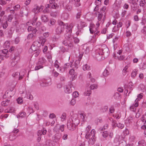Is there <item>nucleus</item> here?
I'll return each instance as SVG.
<instances>
[{
    "label": "nucleus",
    "mask_w": 146,
    "mask_h": 146,
    "mask_svg": "<svg viewBox=\"0 0 146 146\" xmlns=\"http://www.w3.org/2000/svg\"><path fill=\"white\" fill-rule=\"evenodd\" d=\"M20 76V73L19 72L13 73L12 74V76L15 78H18Z\"/></svg>",
    "instance_id": "nucleus-29"
},
{
    "label": "nucleus",
    "mask_w": 146,
    "mask_h": 146,
    "mask_svg": "<svg viewBox=\"0 0 146 146\" xmlns=\"http://www.w3.org/2000/svg\"><path fill=\"white\" fill-rule=\"evenodd\" d=\"M56 116L53 113L50 114L49 116V117L51 118H54Z\"/></svg>",
    "instance_id": "nucleus-64"
},
{
    "label": "nucleus",
    "mask_w": 146,
    "mask_h": 146,
    "mask_svg": "<svg viewBox=\"0 0 146 146\" xmlns=\"http://www.w3.org/2000/svg\"><path fill=\"white\" fill-rule=\"evenodd\" d=\"M80 0H74V2L76 6L78 7L80 5Z\"/></svg>",
    "instance_id": "nucleus-39"
},
{
    "label": "nucleus",
    "mask_w": 146,
    "mask_h": 146,
    "mask_svg": "<svg viewBox=\"0 0 146 146\" xmlns=\"http://www.w3.org/2000/svg\"><path fill=\"white\" fill-rule=\"evenodd\" d=\"M46 62L45 59L43 57H42L39 58L38 62V65H43Z\"/></svg>",
    "instance_id": "nucleus-14"
},
{
    "label": "nucleus",
    "mask_w": 146,
    "mask_h": 146,
    "mask_svg": "<svg viewBox=\"0 0 146 146\" xmlns=\"http://www.w3.org/2000/svg\"><path fill=\"white\" fill-rule=\"evenodd\" d=\"M38 43V41L34 42L30 48V49L32 51H37V48L36 46V44Z\"/></svg>",
    "instance_id": "nucleus-13"
},
{
    "label": "nucleus",
    "mask_w": 146,
    "mask_h": 146,
    "mask_svg": "<svg viewBox=\"0 0 146 146\" xmlns=\"http://www.w3.org/2000/svg\"><path fill=\"white\" fill-rule=\"evenodd\" d=\"M137 70L136 69H135L133 70L131 73V77L134 78L137 74Z\"/></svg>",
    "instance_id": "nucleus-20"
},
{
    "label": "nucleus",
    "mask_w": 146,
    "mask_h": 146,
    "mask_svg": "<svg viewBox=\"0 0 146 146\" xmlns=\"http://www.w3.org/2000/svg\"><path fill=\"white\" fill-rule=\"evenodd\" d=\"M42 65H40L37 66H36L35 68V70H38L40 68H42L43 67L42 66Z\"/></svg>",
    "instance_id": "nucleus-48"
},
{
    "label": "nucleus",
    "mask_w": 146,
    "mask_h": 146,
    "mask_svg": "<svg viewBox=\"0 0 146 146\" xmlns=\"http://www.w3.org/2000/svg\"><path fill=\"white\" fill-rule=\"evenodd\" d=\"M25 114V112H20L19 114L17 115V117L19 118V117H24Z\"/></svg>",
    "instance_id": "nucleus-24"
},
{
    "label": "nucleus",
    "mask_w": 146,
    "mask_h": 146,
    "mask_svg": "<svg viewBox=\"0 0 146 146\" xmlns=\"http://www.w3.org/2000/svg\"><path fill=\"white\" fill-rule=\"evenodd\" d=\"M14 110L13 108H10L9 110H6L5 111V112L7 113H12L14 112Z\"/></svg>",
    "instance_id": "nucleus-40"
},
{
    "label": "nucleus",
    "mask_w": 146,
    "mask_h": 146,
    "mask_svg": "<svg viewBox=\"0 0 146 146\" xmlns=\"http://www.w3.org/2000/svg\"><path fill=\"white\" fill-rule=\"evenodd\" d=\"M66 116V114L65 113H64L62 114V116H61V118L64 119H65Z\"/></svg>",
    "instance_id": "nucleus-43"
},
{
    "label": "nucleus",
    "mask_w": 146,
    "mask_h": 146,
    "mask_svg": "<svg viewBox=\"0 0 146 146\" xmlns=\"http://www.w3.org/2000/svg\"><path fill=\"white\" fill-rule=\"evenodd\" d=\"M66 9H67L68 11H70L71 10L72 7L70 6H66L65 7Z\"/></svg>",
    "instance_id": "nucleus-58"
},
{
    "label": "nucleus",
    "mask_w": 146,
    "mask_h": 146,
    "mask_svg": "<svg viewBox=\"0 0 146 146\" xmlns=\"http://www.w3.org/2000/svg\"><path fill=\"white\" fill-rule=\"evenodd\" d=\"M80 61L79 60H78L75 61L74 65L76 68H77L79 66Z\"/></svg>",
    "instance_id": "nucleus-22"
},
{
    "label": "nucleus",
    "mask_w": 146,
    "mask_h": 146,
    "mask_svg": "<svg viewBox=\"0 0 146 146\" xmlns=\"http://www.w3.org/2000/svg\"><path fill=\"white\" fill-rule=\"evenodd\" d=\"M108 133L107 131H104L102 134L103 137L104 138L107 137L108 136Z\"/></svg>",
    "instance_id": "nucleus-31"
},
{
    "label": "nucleus",
    "mask_w": 146,
    "mask_h": 146,
    "mask_svg": "<svg viewBox=\"0 0 146 146\" xmlns=\"http://www.w3.org/2000/svg\"><path fill=\"white\" fill-rule=\"evenodd\" d=\"M1 105L3 106H6L8 105V104L5 101H3L1 102Z\"/></svg>",
    "instance_id": "nucleus-46"
},
{
    "label": "nucleus",
    "mask_w": 146,
    "mask_h": 146,
    "mask_svg": "<svg viewBox=\"0 0 146 146\" xmlns=\"http://www.w3.org/2000/svg\"><path fill=\"white\" fill-rule=\"evenodd\" d=\"M130 3L133 4L134 6H135L137 4V3L135 2V0H129Z\"/></svg>",
    "instance_id": "nucleus-56"
},
{
    "label": "nucleus",
    "mask_w": 146,
    "mask_h": 146,
    "mask_svg": "<svg viewBox=\"0 0 146 146\" xmlns=\"http://www.w3.org/2000/svg\"><path fill=\"white\" fill-rule=\"evenodd\" d=\"M2 27L4 29H5L8 26V23L7 21L4 22H2Z\"/></svg>",
    "instance_id": "nucleus-19"
},
{
    "label": "nucleus",
    "mask_w": 146,
    "mask_h": 146,
    "mask_svg": "<svg viewBox=\"0 0 146 146\" xmlns=\"http://www.w3.org/2000/svg\"><path fill=\"white\" fill-rule=\"evenodd\" d=\"M2 52L5 55L4 56L5 58H7L9 57V55L8 54L9 53L8 50L7 49H4L2 50Z\"/></svg>",
    "instance_id": "nucleus-15"
},
{
    "label": "nucleus",
    "mask_w": 146,
    "mask_h": 146,
    "mask_svg": "<svg viewBox=\"0 0 146 146\" xmlns=\"http://www.w3.org/2000/svg\"><path fill=\"white\" fill-rule=\"evenodd\" d=\"M98 13H99L98 16V20L99 21H100L103 15L102 13H100L99 12H98Z\"/></svg>",
    "instance_id": "nucleus-50"
},
{
    "label": "nucleus",
    "mask_w": 146,
    "mask_h": 146,
    "mask_svg": "<svg viewBox=\"0 0 146 146\" xmlns=\"http://www.w3.org/2000/svg\"><path fill=\"white\" fill-rule=\"evenodd\" d=\"M78 93L77 92H74L73 93V96L75 98L78 97Z\"/></svg>",
    "instance_id": "nucleus-45"
},
{
    "label": "nucleus",
    "mask_w": 146,
    "mask_h": 146,
    "mask_svg": "<svg viewBox=\"0 0 146 146\" xmlns=\"http://www.w3.org/2000/svg\"><path fill=\"white\" fill-rule=\"evenodd\" d=\"M96 54L103 55L104 58H107L109 55V50L106 45L103 44L96 50Z\"/></svg>",
    "instance_id": "nucleus-1"
},
{
    "label": "nucleus",
    "mask_w": 146,
    "mask_h": 146,
    "mask_svg": "<svg viewBox=\"0 0 146 146\" xmlns=\"http://www.w3.org/2000/svg\"><path fill=\"white\" fill-rule=\"evenodd\" d=\"M47 132V131L46 129L44 128H43V130H42L41 131H39L38 133V136H39V135L41 136L42 135V134L43 135L46 134Z\"/></svg>",
    "instance_id": "nucleus-16"
},
{
    "label": "nucleus",
    "mask_w": 146,
    "mask_h": 146,
    "mask_svg": "<svg viewBox=\"0 0 146 146\" xmlns=\"http://www.w3.org/2000/svg\"><path fill=\"white\" fill-rule=\"evenodd\" d=\"M34 28H33L32 26H30L28 27L27 29L28 31L30 32Z\"/></svg>",
    "instance_id": "nucleus-53"
},
{
    "label": "nucleus",
    "mask_w": 146,
    "mask_h": 146,
    "mask_svg": "<svg viewBox=\"0 0 146 146\" xmlns=\"http://www.w3.org/2000/svg\"><path fill=\"white\" fill-rule=\"evenodd\" d=\"M67 128L70 130L73 131L76 129V126L72 124L70 121H68L67 124Z\"/></svg>",
    "instance_id": "nucleus-6"
},
{
    "label": "nucleus",
    "mask_w": 146,
    "mask_h": 146,
    "mask_svg": "<svg viewBox=\"0 0 146 146\" xmlns=\"http://www.w3.org/2000/svg\"><path fill=\"white\" fill-rule=\"evenodd\" d=\"M11 97L12 96L10 95V94H9V92L8 91H7L3 96V98H9Z\"/></svg>",
    "instance_id": "nucleus-18"
},
{
    "label": "nucleus",
    "mask_w": 146,
    "mask_h": 146,
    "mask_svg": "<svg viewBox=\"0 0 146 146\" xmlns=\"http://www.w3.org/2000/svg\"><path fill=\"white\" fill-rule=\"evenodd\" d=\"M10 43L9 41H7L4 43V47L6 48H9V47Z\"/></svg>",
    "instance_id": "nucleus-28"
},
{
    "label": "nucleus",
    "mask_w": 146,
    "mask_h": 146,
    "mask_svg": "<svg viewBox=\"0 0 146 146\" xmlns=\"http://www.w3.org/2000/svg\"><path fill=\"white\" fill-rule=\"evenodd\" d=\"M74 70L73 69H71L69 70V73L71 75H73L74 74Z\"/></svg>",
    "instance_id": "nucleus-47"
},
{
    "label": "nucleus",
    "mask_w": 146,
    "mask_h": 146,
    "mask_svg": "<svg viewBox=\"0 0 146 146\" xmlns=\"http://www.w3.org/2000/svg\"><path fill=\"white\" fill-rule=\"evenodd\" d=\"M13 59V60L12 63L13 62H14L15 64H14L13 65L14 66L20 60L19 54H18L17 55H15ZM12 65L13 66V65Z\"/></svg>",
    "instance_id": "nucleus-11"
},
{
    "label": "nucleus",
    "mask_w": 146,
    "mask_h": 146,
    "mask_svg": "<svg viewBox=\"0 0 146 146\" xmlns=\"http://www.w3.org/2000/svg\"><path fill=\"white\" fill-rule=\"evenodd\" d=\"M73 40L76 43L78 42L79 41V40L77 38H74L73 37V38H72V41Z\"/></svg>",
    "instance_id": "nucleus-42"
},
{
    "label": "nucleus",
    "mask_w": 146,
    "mask_h": 146,
    "mask_svg": "<svg viewBox=\"0 0 146 146\" xmlns=\"http://www.w3.org/2000/svg\"><path fill=\"white\" fill-rule=\"evenodd\" d=\"M126 33V36L127 37H129L131 35V33L129 31H127Z\"/></svg>",
    "instance_id": "nucleus-57"
},
{
    "label": "nucleus",
    "mask_w": 146,
    "mask_h": 146,
    "mask_svg": "<svg viewBox=\"0 0 146 146\" xmlns=\"http://www.w3.org/2000/svg\"><path fill=\"white\" fill-rule=\"evenodd\" d=\"M110 112L111 113H113L115 111L114 107L113 106H111L109 109Z\"/></svg>",
    "instance_id": "nucleus-33"
},
{
    "label": "nucleus",
    "mask_w": 146,
    "mask_h": 146,
    "mask_svg": "<svg viewBox=\"0 0 146 146\" xmlns=\"http://www.w3.org/2000/svg\"><path fill=\"white\" fill-rule=\"evenodd\" d=\"M59 62L57 60H56L54 63V66L56 68H59V66L58 65Z\"/></svg>",
    "instance_id": "nucleus-44"
},
{
    "label": "nucleus",
    "mask_w": 146,
    "mask_h": 146,
    "mask_svg": "<svg viewBox=\"0 0 146 146\" xmlns=\"http://www.w3.org/2000/svg\"><path fill=\"white\" fill-rule=\"evenodd\" d=\"M65 127V126L64 125H60L59 127L60 130L62 131H64V128Z\"/></svg>",
    "instance_id": "nucleus-54"
},
{
    "label": "nucleus",
    "mask_w": 146,
    "mask_h": 146,
    "mask_svg": "<svg viewBox=\"0 0 146 146\" xmlns=\"http://www.w3.org/2000/svg\"><path fill=\"white\" fill-rule=\"evenodd\" d=\"M40 8L38 6H37L36 8H34L33 10V11L35 13H36V11L37 10V12H40Z\"/></svg>",
    "instance_id": "nucleus-32"
},
{
    "label": "nucleus",
    "mask_w": 146,
    "mask_h": 146,
    "mask_svg": "<svg viewBox=\"0 0 146 146\" xmlns=\"http://www.w3.org/2000/svg\"><path fill=\"white\" fill-rule=\"evenodd\" d=\"M41 46V44L40 42H38V43L36 44V46L37 49V51L34 53L33 55L35 57L38 56L39 55L40 52L41 50L40 49V47Z\"/></svg>",
    "instance_id": "nucleus-7"
},
{
    "label": "nucleus",
    "mask_w": 146,
    "mask_h": 146,
    "mask_svg": "<svg viewBox=\"0 0 146 146\" xmlns=\"http://www.w3.org/2000/svg\"><path fill=\"white\" fill-rule=\"evenodd\" d=\"M58 25L56 27L55 32L56 34L59 35L63 33L65 29L68 28V24L64 23L60 20L58 21Z\"/></svg>",
    "instance_id": "nucleus-2"
},
{
    "label": "nucleus",
    "mask_w": 146,
    "mask_h": 146,
    "mask_svg": "<svg viewBox=\"0 0 146 146\" xmlns=\"http://www.w3.org/2000/svg\"><path fill=\"white\" fill-rule=\"evenodd\" d=\"M129 7V5L127 3H125L123 6V8L124 9H127Z\"/></svg>",
    "instance_id": "nucleus-62"
},
{
    "label": "nucleus",
    "mask_w": 146,
    "mask_h": 146,
    "mask_svg": "<svg viewBox=\"0 0 146 146\" xmlns=\"http://www.w3.org/2000/svg\"><path fill=\"white\" fill-rule=\"evenodd\" d=\"M93 135L94 136V131H92L91 132V134H90L89 133L88 131H87L86 133L85 137L86 139H88L90 138V141H91V139L92 140V141L94 143V141L95 139L93 137Z\"/></svg>",
    "instance_id": "nucleus-4"
},
{
    "label": "nucleus",
    "mask_w": 146,
    "mask_h": 146,
    "mask_svg": "<svg viewBox=\"0 0 146 146\" xmlns=\"http://www.w3.org/2000/svg\"><path fill=\"white\" fill-rule=\"evenodd\" d=\"M133 83L132 82H129L128 84V88L130 89L131 91H132L133 90Z\"/></svg>",
    "instance_id": "nucleus-23"
},
{
    "label": "nucleus",
    "mask_w": 146,
    "mask_h": 146,
    "mask_svg": "<svg viewBox=\"0 0 146 146\" xmlns=\"http://www.w3.org/2000/svg\"><path fill=\"white\" fill-rule=\"evenodd\" d=\"M134 20L136 21H138L139 20V19L138 16L137 15H135L134 16Z\"/></svg>",
    "instance_id": "nucleus-59"
},
{
    "label": "nucleus",
    "mask_w": 146,
    "mask_h": 146,
    "mask_svg": "<svg viewBox=\"0 0 146 146\" xmlns=\"http://www.w3.org/2000/svg\"><path fill=\"white\" fill-rule=\"evenodd\" d=\"M108 109V107L107 106H105L102 107L101 109V111L102 112H104L107 111Z\"/></svg>",
    "instance_id": "nucleus-25"
},
{
    "label": "nucleus",
    "mask_w": 146,
    "mask_h": 146,
    "mask_svg": "<svg viewBox=\"0 0 146 146\" xmlns=\"http://www.w3.org/2000/svg\"><path fill=\"white\" fill-rule=\"evenodd\" d=\"M123 133L124 135H127L129 133V131L127 129H126L125 130L123 131Z\"/></svg>",
    "instance_id": "nucleus-55"
},
{
    "label": "nucleus",
    "mask_w": 146,
    "mask_h": 146,
    "mask_svg": "<svg viewBox=\"0 0 146 146\" xmlns=\"http://www.w3.org/2000/svg\"><path fill=\"white\" fill-rule=\"evenodd\" d=\"M130 109L131 111H133L136 110L135 108L133 105L130 107Z\"/></svg>",
    "instance_id": "nucleus-63"
},
{
    "label": "nucleus",
    "mask_w": 146,
    "mask_h": 146,
    "mask_svg": "<svg viewBox=\"0 0 146 146\" xmlns=\"http://www.w3.org/2000/svg\"><path fill=\"white\" fill-rule=\"evenodd\" d=\"M97 88V86L96 84H93L92 85L90 86V89L91 90H94L96 89Z\"/></svg>",
    "instance_id": "nucleus-36"
},
{
    "label": "nucleus",
    "mask_w": 146,
    "mask_h": 146,
    "mask_svg": "<svg viewBox=\"0 0 146 146\" xmlns=\"http://www.w3.org/2000/svg\"><path fill=\"white\" fill-rule=\"evenodd\" d=\"M61 135L60 133L56 134L52 138L54 142H57L61 138Z\"/></svg>",
    "instance_id": "nucleus-10"
},
{
    "label": "nucleus",
    "mask_w": 146,
    "mask_h": 146,
    "mask_svg": "<svg viewBox=\"0 0 146 146\" xmlns=\"http://www.w3.org/2000/svg\"><path fill=\"white\" fill-rule=\"evenodd\" d=\"M19 131L18 129H14L12 133L9 135V139L10 141H13L16 138V136L15 134L17 133Z\"/></svg>",
    "instance_id": "nucleus-5"
},
{
    "label": "nucleus",
    "mask_w": 146,
    "mask_h": 146,
    "mask_svg": "<svg viewBox=\"0 0 146 146\" xmlns=\"http://www.w3.org/2000/svg\"><path fill=\"white\" fill-rule=\"evenodd\" d=\"M83 69L84 71L89 70L90 69V66L87 64H86L83 66Z\"/></svg>",
    "instance_id": "nucleus-21"
},
{
    "label": "nucleus",
    "mask_w": 146,
    "mask_h": 146,
    "mask_svg": "<svg viewBox=\"0 0 146 146\" xmlns=\"http://www.w3.org/2000/svg\"><path fill=\"white\" fill-rule=\"evenodd\" d=\"M117 126L119 128H120L121 129H122L124 127V125L123 124L119 123L118 124H117Z\"/></svg>",
    "instance_id": "nucleus-35"
},
{
    "label": "nucleus",
    "mask_w": 146,
    "mask_h": 146,
    "mask_svg": "<svg viewBox=\"0 0 146 146\" xmlns=\"http://www.w3.org/2000/svg\"><path fill=\"white\" fill-rule=\"evenodd\" d=\"M141 68L142 70H144L146 68V63H143L141 66Z\"/></svg>",
    "instance_id": "nucleus-49"
},
{
    "label": "nucleus",
    "mask_w": 146,
    "mask_h": 146,
    "mask_svg": "<svg viewBox=\"0 0 146 146\" xmlns=\"http://www.w3.org/2000/svg\"><path fill=\"white\" fill-rule=\"evenodd\" d=\"M141 120L145 124L146 123V121L145 119V117L143 115L142 117L141 118Z\"/></svg>",
    "instance_id": "nucleus-61"
},
{
    "label": "nucleus",
    "mask_w": 146,
    "mask_h": 146,
    "mask_svg": "<svg viewBox=\"0 0 146 146\" xmlns=\"http://www.w3.org/2000/svg\"><path fill=\"white\" fill-rule=\"evenodd\" d=\"M56 22L55 20L53 19H51L50 20V23H48V25L50 26L53 25H54Z\"/></svg>",
    "instance_id": "nucleus-27"
},
{
    "label": "nucleus",
    "mask_w": 146,
    "mask_h": 146,
    "mask_svg": "<svg viewBox=\"0 0 146 146\" xmlns=\"http://www.w3.org/2000/svg\"><path fill=\"white\" fill-rule=\"evenodd\" d=\"M41 19L42 21L44 23L47 22L48 20L47 16L45 15H42L41 16Z\"/></svg>",
    "instance_id": "nucleus-17"
},
{
    "label": "nucleus",
    "mask_w": 146,
    "mask_h": 146,
    "mask_svg": "<svg viewBox=\"0 0 146 146\" xmlns=\"http://www.w3.org/2000/svg\"><path fill=\"white\" fill-rule=\"evenodd\" d=\"M106 6H104L100 9V11L102 13H104L106 10Z\"/></svg>",
    "instance_id": "nucleus-51"
},
{
    "label": "nucleus",
    "mask_w": 146,
    "mask_h": 146,
    "mask_svg": "<svg viewBox=\"0 0 146 146\" xmlns=\"http://www.w3.org/2000/svg\"><path fill=\"white\" fill-rule=\"evenodd\" d=\"M70 84H69L68 86H67L66 87V89L64 90L66 93L69 94L72 92L71 84L70 83Z\"/></svg>",
    "instance_id": "nucleus-12"
},
{
    "label": "nucleus",
    "mask_w": 146,
    "mask_h": 146,
    "mask_svg": "<svg viewBox=\"0 0 146 146\" xmlns=\"http://www.w3.org/2000/svg\"><path fill=\"white\" fill-rule=\"evenodd\" d=\"M67 33L65 35V38L68 40L72 41V38L73 37L72 36L71 34L72 33V30L70 28H68L66 30Z\"/></svg>",
    "instance_id": "nucleus-3"
},
{
    "label": "nucleus",
    "mask_w": 146,
    "mask_h": 146,
    "mask_svg": "<svg viewBox=\"0 0 146 146\" xmlns=\"http://www.w3.org/2000/svg\"><path fill=\"white\" fill-rule=\"evenodd\" d=\"M13 18L12 16L11 15L9 16L7 18V20L6 21H9V22H11Z\"/></svg>",
    "instance_id": "nucleus-41"
},
{
    "label": "nucleus",
    "mask_w": 146,
    "mask_h": 146,
    "mask_svg": "<svg viewBox=\"0 0 146 146\" xmlns=\"http://www.w3.org/2000/svg\"><path fill=\"white\" fill-rule=\"evenodd\" d=\"M103 75L105 77H106L109 74V72L107 69H105L103 73Z\"/></svg>",
    "instance_id": "nucleus-34"
},
{
    "label": "nucleus",
    "mask_w": 146,
    "mask_h": 146,
    "mask_svg": "<svg viewBox=\"0 0 146 146\" xmlns=\"http://www.w3.org/2000/svg\"><path fill=\"white\" fill-rule=\"evenodd\" d=\"M88 75L89 76V78L90 79L91 81L92 82H94L95 81V79L92 77L91 73L89 72L88 74Z\"/></svg>",
    "instance_id": "nucleus-26"
},
{
    "label": "nucleus",
    "mask_w": 146,
    "mask_h": 146,
    "mask_svg": "<svg viewBox=\"0 0 146 146\" xmlns=\"http://www.w3.org/2000/svg\"><path fill=\"white\" fill-rule=\"evenodd\" d=\"M91 94V90H88L87 91L84 92V95L86 96H89Z\"/></svg>",
    "instance_id": "nucleus-37"
},
{
    "label": "nucleus",
    "mask_w": 146,
    "mask_h": 146,
    "mask_svg": "<svg viewBox=\"0 0 146 146\" xmlns=\"http://www.w3.org/2000/svg\"><path fill=\"white\" fill-rule=\"evenodd\" d=\"M69 121H70L72 123V124L76 126L78 125L79 123V120L77 117L74 118V117H72V118H70Z\"/></svg>",
    "instance_id": "nucleus-9"
},
{
    "label": "nucleus",
    "mask_w": 146,
    "mask_h": 146,
    "mask_svg": "<svg viewBox=\"0 0 146 146\" xmlns=\"http://www.w3.org/2000/svg\"><path fill=\"white\" fill-rule=\"evenodd\" d=\"M17 102L19 104H21L23 103V98L21 97L18 98L17 99Z\"/></svg>",
    "instance_id": "nucleus-30"
},
{
    "label": "nucleus",
    "mask_w": 146,
    "mask_h": 146,
    "mask_svg": "<svg viewBox=\"0 0 146 146\" xmlns=\"http://www.w3.org/2000/svg\"><path fill=\"white\" fill-rule=\"evenodd\" d=\"M80 26H79V25H78V31L76 32V33L78 35L79 34V32L80 31V29H82L83 28L86 26V23L84 21H81L80 22Z\"/></svg>",
    "instance_id": "nucleus-8"
},
{
    "label": "nucleus",
    "mask_w": 146,
    "mask_h": 146,
    "mask_svg": "<svg viewBox=\"0 0 146 146\" xmlns=\"http://www.w3.org/2000/svg\"><path fill=\"white\" fill-rule=\"evenodd\" d=\"M76 103V101L74 99H72L70 102V104L72 105H74Z\"/></svg>",
    "instance_id": "nucleus-52"
},
{
    "label": "nucleus",
    "mask_w": 146,
    "mask_h": 146,
    "mask_svg": "<svg viewBox=\"0 0 146 146\" xmlns=\"http://www.w3.org/2000/svg\"><path fill=\"white\" fill-rule=\"evenodd\" d=\"M48 50V47L46 46H45L43 49V52L44 53L46 52L47 50Z\"/></svg>",
    "instance_id": "nucleus-60"
},
{
    "label": "nucleus",
    "mask_w": 146,
    "mask_h": 146,
    "mask_svg": "<svg viewBox=\"0 0 146 146\" xmlns=\"http://www.w3.org/2000/svg\"><path fill=\"white\" fill-rule=\"evenodd\" d=\"M34 36V35L33 34V33H30L28 36L27 38L28 39H32Z\"/></svg>",
    "instance_id": "nucleus-38"
}]
</instances>
